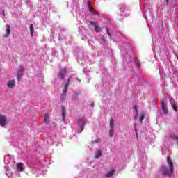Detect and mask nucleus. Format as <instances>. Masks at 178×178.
Returning a JSON list of instances; mask_svg holds the SVG:
<instances>
[{
    "label": "nucleus",
    "mask_w": 178,
    "mask_h": 178,
    "mask_svg": "<svg viewBox=\"0 0 178 178\" xmlns=\"http://www.w3.org/2000/svg\"><path fill=\"white\" fill-rule=\"evenodd\" d=\"M113 134H115V131L113 130V129H111L109 131L110 137H113Z\"/></svg>",
    "instance_id": "412c9836"
},
{
    "label": "nucleus",
    "mask_w": 178,
    "mask_h": 178,
    "mask_svg": "<svg viewBox=\"0 0 178 178\" xmlns=\"http://www.w3.org/2000/svg\"><path fill=\"white\" fill-rule=\"evenodd\" d=\"M23 165H24V164L22 163L17 164V168L19 172L22 171V170L23 169Z\"/></svg>",
    "instance_id": "a211bd4d"
},
{
    "label": "nucleus",
    "mask_w": 178,
    "mask_h": 178,
    "mask_svg": "<svg viewBox=\"0 0 178 178\" xmlns=\"http://www.w3.org/2000/svg\"><path fill=\"white\" fill-rule=\"evenodd\" d=\"M106 31H107L108 35H109V37H111V33L109 32V29L108 28L106 29Z\"/></svg>",
    "instance_id": "393cba45"
},
{
    "label": "nucleus",
    "mask_w": 178,
    "mask_h": 178,
    "mask_svg": "<svg viewBox=\"0 0 178 178\" xmlns=\"http://www.w3.org/2000/svg\"><path fill=\"white\" fill-rule=\"evenodd\" d=\"M23 73H24V67L20 65L17 72V77L18 80H20V79H22V76H23Z\"/></svg>",
    "instance_id": "39448f33"
},
{
    "label": "nucleus",
    "mask_w": 178,
    "mask_h": 178,
    "mask_svg": "<svg viewBox=\"0 0 178 178\" xmlns=\"http://www.w3.org/2000/svg\"><path fill=\"white\" fill-rule=\"evenodd\" d=\"M66 75V68H63L60 70L58 77L63 79L64 76Z\"/></svg>",
    "instance_id": "6e6552de"
},
{
    "label": "nucleus",
    "mask_w": 178,
    "mask_h": 178,
    "mask_svg": "<svg viewBox=\"0 0 178 178\" xmlns=\"http://www.w3.org/2000/svg\"><path fill=\"white\" fill-rule=\"evenodd\" d=\"M172 108L174 109V111L175 112H177V108H176V104H175V102L172 103Z\"/></svg>",
    "instance_id": "4be33fe9"
},
{
    "label": "nucleus",
    "mask_w": 178,
    "mask_h": 178,
    "mask_svg": "<svg viewBox=\"0 0 178 178\" xmlns=\"http://www.w3.org/2000/svg\"><path fill=\"white\" fill-rule=\"evenodd\" d=\"M44 122H45V123H47V124H48V123H49V116L48 115V113H46L44 115Z\"/></svg>",
    "instance_id": "f3484780"
},
{
    "label": "nucleus",
    "mask_w": 178,
    "mask_h": 178,
    "mask_svg": "<svg viewBox=\"0 0 178 178\" xmlns=\"http://www.w3.org/2000/svg\"><path fill=\"white\" fill-rule=\"evenodd\" d=\"M115 175V170H111L106 174V177H112Z\"/></svg>",
    "instance_id": "9b49d317"
},
{
    "label": "nucleus",
    "mask_w": 178,
    "mask_h": 178,
    "mask_svg": "<svg viewBox=\"0 0 178 178\" xmlns=\"http://www.w3.org/2000/svg\"><path fill=\"white\" fill-rule=\"evenodd\" d=\"M30 31H31V35L33 38V37H34V25L33 24L30 25Z\"/></svg>",
    "instance_id": "ddd939ff"
},
{
    "label": "nucleus",
    "mask_w": 178,
    "mask_h": 178,
    "mask_svg": "<svg viewBox=\"0 0 178 178\" xmlns=\"http://www.w3.org/2000/svg\"><path fill=\"white\" fill-rule=\"evenodd\" d=\"M62 116H63V120H65V116H66V108H65V107L62 108Z\"/></svg>",
    "instance_id": "6ab92c4d"
},
{
    "label": "nucleus",
    "mask_w": 178,
    "mask_h": 178,
    "mask_svg": "<svg viewBox=\"0 0 178 178\" xmlns=\"http://www.w3.org/2000/svg\"><path fill=\"white\" fill-rule=\"evenodd\" d=\"M6 123H8V119L6 118V116L0 115V126L3 127L6 126Z\"/></svg>",
    "instance_id": "20e7f679"
},
{
    "label": "nucleus",
    "mask_w": 178,
    "mask_h": 178,
    "mask_svg": "<svg viewBox=\"0 0 178 178\" xmlns=\"http://www.w3.org/2000/svg\"><path fill=\"white\" fill-rule=\"evenodd\" d=\"M134 113L135 119H137V116H138V111H137V106H134Z\"/></svg>",
    "instance_id": "f8f14e48"
},
{
    "label": "nucleus",
    "mask_w": 178,
    "mask_h": 178,
    "mask_svg": "<svg viewBox=\"0 0 178 178\" xmlns=\"http://www.w3.org/2000/svg\"><path fill=\"white\" fill-rule=\"evenodd\" d=\"M86 122H87V119L84 117L80 118L78 119V127L77 133L80 134L83 130H84V126L86 125Z\"/></svg>",
    "instance_id": "f03ea898"
},
{
    "label": "nucleus",
    "mask_w": 178,
    "mask_h": 178,
    "mask_svg": "<svg viewBox=\"0 0 178 178\" xmlns=\"http://www.w3.org/2000/svg\"><path fill=\"white\" fill-rule=\"evenodd\" d=\"M3 15H5V12L4 11H3Z\"/></svg>",
    "instance_id": "c85d7f7f"
},
{
    "label": "nucleus",
    "mask_w": 178,
    "mask_h": 178,
    "mask_svg": "<svg viewBox=\"0 0 178 178\" xmlns=\"http://www.w3.org/2000/svg\"><path fill=\"white\" fill-rule=\"evenodd\" d=\"M167 162L169 166H161L160 172L164 176H170V175L173 173V162L172 161V159H170V157L169 156L167 157Z\"/></svg>",
    "instance_id": "f257e3e1"
},
{
    "label": "nucleus",
    "mask_w": 178,
    "mask_h": 178,
    "mask_svg": "<svg viewBox=\"0 0 178 178\" xmlns=\"http://www.w3.org/2000/svg\"><path fill=\"white\" fill-rule=\"evenodd\" d=\"M89 10L92 13L93 15H97V12H95L91 7H89Z\"/></svg>",
    "instance_id": "5701e85b"
},
{
    "label": "nucleus",
    "mask_w": 178,
    "mask_h": 178,
    "mask_svg": "<svg viewBox=\"0 0 178 178\" xmlns=\"http://www.w3.org/2000/svg\"><path fill=\"white\" fill-rule=\"evenodd\" d=\"M76 80H79V81H80V79H79V78H76Z\"/></svg>",
    "instance_id": "cd10ccee"
},
{
    "label": "nucleus",
    "mask_w": 178,
    "mask_h": 178,
    "mask_svg": "<svg viewBox=\"0 0 178 178\" xmlns=\"http://www.w3.org/2000/svg\"><path fill=\"white\" fill-rule=\"evenodd\" d=\"M110 127L111 129H114L115 127V120L113 118H111L110 120Z\"/></svg>",
    "instance_id": "4468645a"
},
{
    "label": "nucleus",
    "mask_w": 178,
    "mask_h": 178,
    "mask_svg": "<svg viewBox=\"0 0 178 178\" xmlns=\"http://www.w3.org/2000/svg\"><path fill=\"white\" fill-rule=\"evenodd\" d=\"M10 159V156L8 155L4 157V162L8 165V163H10V161H8Z\"/></svg>",
    "instance_id": "dca6fc26"
},
{
    "label": "nucleus",
    "mask_w": 178,
    "mask_h": 178,
    "mask_svg": "<svg viewBox=\"0 0 178 178\" xmlns=\"http://www.w3.org/2000/svg\"><path fill=\"white\" fill-rule=\"evenodd\" d=\"M90 23L91 26H93V27L95 28V31H96V33H99V32L102 31V28H101L99 26H98L97 22L90 21Z\"/></svg>",
    "instance_id": "423d86ee"
},
{
    "label": "nucleus",
    "mask_w": 178,
    "mask_h": 178,
    "mask_svg": "<svg viewBox=\"0 0 178 178\" xmlns=\"http://www.w3.org/2000/svg\"><path fill=\"white\" fill-rule=\"evenodd\" d=\"M70 84V78H69L67 80V83L65 85L64 90L63 94L60 95V99L62 102H65V100L66 99V92H67V89L69 88V85Z\"/></svg>",
    "instance_id": "7ed1b4c3"
},
{
    "label": "nucleus",
    "mask_w": 178,
    "mask_h": 178,
    "mask_svg": "<svg viewBox=\"0 0 178 178\" xmlns=\"http://www.w3.org/2000/svg\"><path fill=\"white\" fill-rule=\"evenodd\" d=\"M171 138H172V140H175L177 142V144H178V135L172 134L171 135Z\"/></svg>",
    "instance_id": "aec40b11"
},
{
    "label": "nucleus",
    "mask_w": 178,
    "mask_h": 178,
    "mask_svg": "<svg viewBox=\"0 0 178 178\" xmlns=\"http://www.w3.org/2000/svg\"><path fill=\"white\" fill-rule=\"evenodd\" d=\"M102 155V151L101 150H97L95 153V158L98 159Z\"/></svg>",
    "instance_id": "2eb2a0df"
},
{
    "label": "nucleus",
    "mask_w": 178,
    "mask_h": 178,
    "mask_svg": "<svg viewBox=\"0 0 178 178\" xmlns=\"http://www.w3.org/2000/svg\"><path fill=\"white\" fill-rule=\"evenodd\" d=\"M15 83H16V81H15V79L9 81L8 83V88H13L15 87Z\"/></svg>",
    "instance_id": "1a4fd4ad"
},
{
    "label": "nucleus",
    "mask_w": 178,
    "mask_h": 178,
    "mask_svg": "<svg viewBox=\"0 0 178 178\" xmlns=\"http://www.w3.org/2000/svg\"><path fill=\"white\" fill-rule=\"evenodd\" d=\"M161 108L165 115H168V113H169L168 107L166 106V102H161Z\"/></svg>",
    "instance_id": "0eeeda50"
},
{
    "label": "nucleus",
    "mask_w": 178,
    "mask_h": 178,
    "mask_svg": "<svg viewBox=\"0 0 178 178\" xmlns=\"http://www.w3.org/2000/svg\"><path fill=\"white\" fill-rule=\"evenodd\" d=\"M136 66H138V67L140 66V63H136Z\"/></svg>",
    "instance_id": "bb28decb"
},
{
    "label": "nucleus",
    "mask_w": 178,
    "mask_h": 178,
    "mask_svg": "<svg viewBox=\"0 0 178 178\" xmlns=\"http://www.w3.org/2000/svg\"><path fill=\"white\" fill-rule=\"evenodd\" d=\"M145 118V115H144V113H142L140 115V122H141V123H143V120H144Z\"/></svg>",
    "instance_id": "b1692460"
},
{
    "label": "nucleus",
    "mask_w": 178,
    "mask_h": 178,
    "mask_svg": "<svg viewBox=\"0 0 178 178\" xmlns=\"http://www.w3.org/2000/svg\"><path fill=\"white\" fill-rule=\"evenodd\" d=\"M6 34L4 35V37H9L10 34V26H9V25H6Z\"/></svg>",
    "instance_id": "9d476101"
},
{
    "label": "nucleus",
    "mask_w": 178,
    "mask_h": 178,
    "mask_svg": "<svg viewBox=\"0 0 178 178\" xmlns=\"http://www.w3.org/2000/svg\"><path fill=\"white\" fill-rule=\"evenodd\" d=\"M92 106H94V103L92 104Z\"/></svg>",
    "instance_id": "c756f323"
},
{
    "label": "nucleus",
    "mask_w": 178,
    "mask_h": 178,
    "mask_svg": "<svg viewBox=\"0 0 178 178\" xmlns=\"http://www.w3.org/2000/svg\"><path fill=\"white\" fill-rule=\"evenodd\" d=\"M99 141H100V139L99 138H97L96 140H94L93 143H98Z\"/></svg>",
    "instance_id": "a878e982"
}]
</instances>
